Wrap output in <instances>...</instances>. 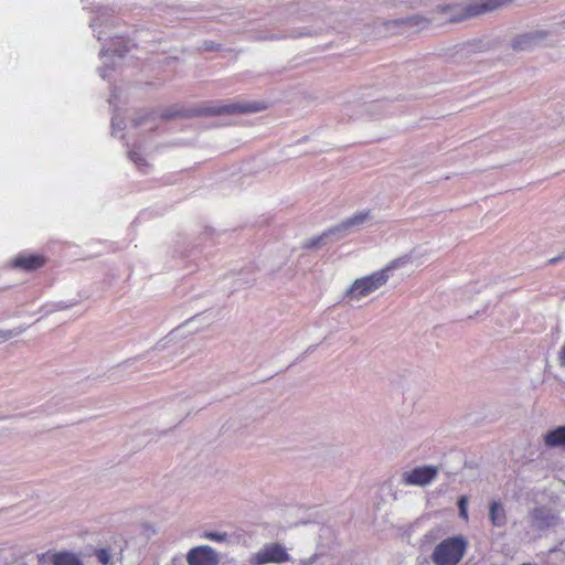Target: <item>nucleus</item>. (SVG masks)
Instances as JSON below:
<instances>
[{
	"mask_svg": "<svg viewBox=\"0 0 565 565\" xmlns=\"http://www.w3.org/2000/svg\"><path fill=\"white\" fill-rule=\"evenodd\" d=\"M290 561V555L279 543L266 544L258 552L254 553L249 563L253 565H264L268 563H284Z\"/></svg>",
	"mask_w": 565,
	"mask_h": 565,
	"instance_id": "nucleus-3",
	"label": "nucleus"
},
{
	"mask_svg": "<svg viewBox=\"0 0 565 565\" xmlns=\"http://www.w3.org/2000/svg\"><path fill=\"white\" fill-rule=\"evenodd\" d=\"M467 547L468 542L461 535L445 539L436 545L431 561L435 565H457L465 556Z\"/></svg>",
	"mask_w": 565,
	"mask_h": 565,
	"instance_id": "nucleus-2",
	"label": "nucleus"
},
{
	"mask_svg": "<svg viewBox=\"0 0 565 565\" xmlns=\"http://www.w3.org/2000/svg\"><path fill=\"white\" fill-rule=\"evenodd\" d=\"M95 555L98 559V562L102 564V565H109L110 564V561H111V556H110V553L107 548H99L95 552Z\"/></svg>",
	"mask_w": 565,
	"mask_h": 565,
	"instance_id": "nucleus-15",
	"label": "nucleus"
},
{
	"mask_svg": "<svg viewBox=\"0 0 565 565\" xmlns=\"http://www.w3.org/2000/svg\"><path fill=\"white\" fill-rule=\"evenodd\" d=\"M490 522L493 526L501 527L507 523V513L500 502L493 501L489 509Z\"/></svg>",
	"mask_w": 565,
	"mask_h": 565,
	"instance_id": "nucleus-12",
	"label": "nucleus"
},
{
	"mask_svg": "<svg viewBox=\"0 0 565 565\" xmlns=\"http://www.w3.org/2000/svg\"><path fill=\"white\" fill-rule=\"evenodd\" d=\"M46 263L44 256L39 254H23L17 256L12 264L15 268H21L24 270H35L43 267Z\"/></svg>",
	"mask_w": 565,
	"mask_h": 565,
	"instance_id": "nucleus-9",
	"label": "nucleus"
},
{
	"mask_svg": "<svg viewBox=\"0 0 565 565\" xmlns=\"http://www.w3.org/2000/svg\"><path fill=\"white\" fill-rule=\"evenodd\" d=\"M557 259H558V258H552V259L550 260V263H551V264H554Z\"/></svg>",
	"mask_w": 565,
	"mask_h": 565,
	"instance_id": "nucleus-20",
	"label": "nucleus"
},
{
	"mask_svg": "<svg viewBox=\"0 0 565 565\" xmlns=\"http://www.w3.org/2000/svg\"><path fill=\"white\" fill-rule=\"evenodd\" d=\"M387 280V276L384 271H377L370 276L356 279L348 291V295L361 299L369 296Z\"/></svg>",
	"mask_w": 565,
	"mask_h": 565,
	"instance_id": "nucleus-4",
	"label": "nucleus"
},
{
	"mask_svg": "<svg viewBox=\"0 0 565 565\" xmlns=\"http://www.w3.org/2000/svg\"><path fill=\"white\" fill-rule=\"evenodd\" d=\"M226 536L227 535L225 533H218V532H206L204 534V537L215 541V542H223L226 540Z\"/></svg>",
	"mask_w": 565,
	"mask_h": 565,
	"instance_id": "nucleus-17",
	"label": "nucleus"
},
{
	"mask_svg": "<svg viewBox=\"0 0 565 565\" xmlns=\"http://www.w3.org/2000/svg\"><path fill=\"white\" fill-rule=\"evenodd\" d=\"M189 565H217L218 559L213 548L210 546H199L192 548L188 554Z\"/></svg>",
	"mask_w": 565,
	"mask_h": 565,
	"instance_id": "nucleus-8",
	"label": "nucleus"
},
{
	"mask_svg": "<svg viewBox=\"0 0 565 565\" xmlns=\"http://www.w3.org/2000/svg\"><path fill=\"white\" fill-rule=\"evenodd\" d=\"M438 469L434 466H423L404 473V483L411 486H426L437 476Z\"/></svg>",
	"mask_w": 565,
	"mask_h": 565,
	"instance_id": "nucleus-6",
	"label": "nucleus"
},
{
	"mask_svg": "<svg viewBox=\"0 0 565 565\" xmlns=\"http://www.w3.org/2000/svg\"><path fill=\"white\" fill-rule=\"evenodd\" d=\"M11 337V331H1L0 338L9 339Z\"/></svg>",
	"mask_w": 565,
	"mask_h": 565,
	"instance_id": "nucleus-19",
	"label": "nucleus"
},
{
	"mask_svg": "<svg viewBox=\"0 0 565 565\" xmlns=\"http://www.w3.org/2000/svg\"><path fill=\"white\" fill-rule=\"evenodd\" d=\"M369 216L367 213H360L358 215H355L354 217L350 218L348 222H347V225H354V224H360L362 223L364 220H366Z\"/></svg>",
	"mask_w": 565,
	"mask_h": 565,
	"instance_id": "nucleus-18",
	"label": "nucleus"
},
{
	"mask_svg": "<svg viewBox=\"0 0 565 565\" xmlns=\"http://www.w3.org/2000/svg\"><path fill=\"white\" fill-rule=\"evenodd\" d=\"M39 565H84L81 556L67 550H49L38 556Z\"/></svg>",
	"mask_w": 565,
	"mask_h": 565,
	"instance_id": "nucleus-5",
	"label": "nucleus"
},
{
	"mask_svg": "<svg viewBox=\"0 0 565 565\" xmlns=\"http://www.w3.org/2000/svg\"><path fill=\"white\" fill-rule=\"evenodd\" d=\"M533 519L537 522L540 527H550L557 523L558 519L551 511L545 508H537L532 513Z\"/></svg>",
	"mask_w": 565,
	"mask_h": 565,
	"instance_id": "nucleus-10",
	"label": "nucleus"
},
{
	"mask_svg": "<svg viewBox=\"0 0 565 565\" xmlns=\"http://www.w3.org/2000/svg\"><path fill=\"white\" fill-rule=\"evenodd\" d=\"M129 159L139 168L143 169L148 167V163L139 150H130Z\"/></svg>",
	"mask_w": 565,
	"mask_h": 565,
	"instance_id": "nucleus-14",
	"label": "nucleus"
},
{
	"mask_svg": "<svg viewBox=\"0 0 565 565\" xmlns=\"http://www.w3.org/2000/svg\"><path fill=\"white\" fill-rule=\"evenodd\" d=\"M467 504H468L467 497H465V495L460 497L458 500L459 515H460V518H462L466 521L468 520Z\"/></svg>",
	"mask_w": 565,
	"mask_h": 565,
	"instance_id": "nucleus-16",
	"label": "nucleus"
},
{
	"mask_svg": "<svg viewBox=\"0 0 565 565\" xmlns=\"http://www.w3.org/2000/svg\"><path fill=\"white\" fill-rule=\"evenodd\" d=\"M533 39H534L533 35L524 34V35H522V36H520V38L514 40L513 47L515 50L529 49L531 46L530 43L532 42Z\"/></svg>",
	"mask_w": 565,
	"mask_h": 565,
	"instance_id": "nucleus-13",
	"label": "nucleus"
},
{
	"mask_svg": "<svg viewBox=\"0 0 565 565\" xmlns=\"http://www.w3.org/2000/svg\"><path fill=\"white\" fill-rule=\"evenodd\" d=\"M509 0H480L465 7L462 18H473L499 9Z\"/></svg>",
	"mask_w": 565,
	"mask_h": 565,
	"instance_id": "nucleus-7",
	"label": "nucleus"
},
{
	"mask_svg": "<svg viewBox=\"0 0 565 565\" xmlns=\"http://www.w3.org/2000/svg\"><path fill=\"white\" fill-rule=\"evenodd\" d=\"M544 443L550 448H565V426H559L553 430L547 431L544 436Z\"/></svg>",
	"mask_w": 565,
	"mask_h": 565,
	"instance_id": "nucleus-11",
	"label": "nucleus"
},
{
	"mask_svg": "<svg viewBox=\"0 0 565 565\" xmlns=\"http://www.w3.org/2000/svg\"><path fill=\"white\" fill-rule=\"evenodd\" d=\"M268 108L265 102H236L224 104L220 106H211L200 108L191 111H166L162 114L163 118L170 119L174 117H192V116H220V115H234V114H250L258 113Z\"/></svg>",
	"mask_w": 565,
	"mask_h": 565,
	"instance_id": "nucleus-1",
	"label": "nucleus"
}]
</instances>
